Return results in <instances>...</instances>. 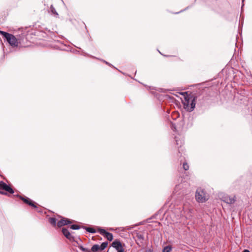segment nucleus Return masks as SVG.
<instances>
[{
    "label": "nucleus",
    "mask_w": 252,
    "mask_h": 252,
    "mask_svg": "<svg viewBox=\"0 0 252 252\" xmlns=\"http://www.w3.org/2000/svg\"><path fill=\"white\" fill-rule=\"evenodd\" d=\"M184 99L182 100L184 107L188 111H192L195 107V103L194 100L188 95L183 94Z\"/></svg>",
    "instance_id": "nucleus-1"
},
{
    "label": "nucleus",
    "mask_w": 252,
    "mask_h": 252,
    "mask_svg": "<svg viewBox=\"0 0 252 252\" xmlns=\"http://www.w3.org/2000/svg\"><path fill=\"white\" fill-rule=\"evenodd\" d=\"M195 199L199 203H204L209 199V195L201 188L197 189L195 193Z\"/></svg>",
    "instance_id": "nucleus-2"
},
{
    "label": "nucleus",
    "mask_w": 252,
    "mask_h": 252,
    "mask_svg": "<svg viewBox=\"0 0 252 252\" xmlns=\"http://www.w3.org/2000/svg\"><path fill=\"white\" fill-rule=\"evenodd\" d=\"M0 34L4 37L11 46H17L18 42L15 37L7 32L0 31Z\"/></svg>",
    "instance_id": "nucleus-3"
},
{
    "label": "nucleus",
    "mask_w": 252,
    "mask_h": 252,
    "mask_svg": "<svg viewBox=\"0 0 252 252\" xmlns=\"http://www.w3.org/2000/svg\"><path fill=\"white\" fill-rule=\"evenodd\" d=\"M112 246L115 248L117 252H124V250L121 243L118 240L114 241L112 243Z\"/></svg>",
    "instance_id": "nucleus-4"
},
{
    "label": "nucleus",
    "mask_w": 252,
    "mask_h": 252,
    "mask_svg": "<svg viewBox=\"0 0 252 252\" xmlns=\"http://www.w3.org/2000/svg\"><path fill=\"white\" fill-rule=\"evenodd\" d=\"M98 232L102 235L104 236L107 239L110 241H112L113 239V236L112 233L106 232L105 230L102 228L98 229Z\"/></svg>",
    "instance_id": "nucleus-5"
},
{
    "label": "nucleus",
    "mask_w": 252,
    "mask_h": 252,
    "mask_svg": "<svg viewBox=\"0 0 252 252\" xmlns=\"http://www.w3.org/2000/svg\"><path fill=\"white\" fill-rule=\"evenodd\" d=\"M0 189L4 190L10 193H13V189L4 182H0Z\"/></svg>",
    "instance_id": "nucleus-6"
},
{
    "label": "nucleus",
    "mask_w": 252,
    "mask_h": 252,
    "mask_svg": "<svg viewBox=\"0 0 252 252\" xmlns=\"http://www.w3.org/2000/svg\"><path fill=\"white\" fill-rule=\"evenodd\" d=\"M70 223L71 222L68 219L63 218L58 221L57 225L58 227H60Z\"/></svg>",
    "instance_id": "nucleus-7"
},
{
    "label": "nucleus",
    "mask_w": 252,
    "mask_h": 252,
    "mask_svg": "<svg viewBox=\"0 0 252 252\" xmlns=\"http://www.w3.org/2000/svg\"><path fill=\"white\" fill-rule=\"evenodd\" d=\"M62 232L64 236L70 241L74 240V237L71 235L68 231V229L66 228H63Z\"/></svg>",
    "instance_id": "nucleus-8"
},
{
    "label": "nucleus",
    "mask_w": 252,
    "mask_h": 252,
    "mask_svg": "<svg viewBox=\"0 0 252 252\" xmlns=\"http://www.w3.org/2000/svg\"><path fill=\"white\" fill-rule=\"evenodd\" d=\"M223 200L228 204H232L234 203L235 200L234 197H231L229 196L226 195L223 197Z\"/></svg>",
    "instance_id": "nucleus-9"
},
{
    "label": "nucleus",
    "mask_w": 252,
    "mask_h": 252,
    "mask_svg": "<svg viewBox=\"0 0 252 252\" xmlns=\"http://www.w3.org/2000/svg\"><path fill=\"white\" fill-rule=\"evenodd\" d=\"M20 198L26 204H29V205L33 207L34 208H36V206L34 204L32 201L30 200L28 198H24L23 197H20Z\"/></svg>",
    "instance_id": "nucleus-10"
},
{
    "label": "nucleus",
    "mask_w": 252,
    "mask_h": 252,
    "mask_svg": "<svg viewBox=\"0 0 252 252\" xmlns=\"http://www.w3.org/2000/svg\"><path fill=\"white\" fill-rule=\"evenodd\" d=\"M99 249H100L99 246L98 245H94L92 247L91 250L93 252H95L97 251Z\"/></svg>",
    "instance_id": "nucleus-11"
},
{
    "label": "nucleus",
    "mask_w": 252,
    "mask_h": 252,
    "mask_svg": "<svg viewBox=\"0 0 252 252\" xmlns=\"http://www.w3.org/2000/svg\"><path fill=\"white\" fill-rule=\"evenodd\" d=\"M108 245V243L107 242H103L102 243L101 245L99 246L100 247V249L101 250H103L104 249H105L107 246Z\"/></svg>",
    "instance_id": "nucleus-12"
},
{
    "label": "nucleus",
    "mask_w": 252,
    "mask_h": 252,
    "mask_svg": "<svg viewBox=\"0 0 252 252\" xmlns=\"http://www.w3.org/2000/svg\"><path fill=\"white\" fill-rule=\"evenodd\" d=\"M50 9L52 13L54 14L55 16H57L58 15V13L56 12L55 8L52 5L51 6Z\"/></svg>",
    "instance_id": "nucleus-13"
},
{
    "label": "nucleus",
    "mask_w": 252,
    "mask_h": 252,
    "mask_svg": "<svg viewBox=\"0 0 252 252\" xmlns=\"http://www.w3.org/2000/svg\"><path fill=\"white\" fill-rule=\"evenodd\" d=\"M49 222L51 224L55 226L56 224V219L55 218H50Z\"/></svg>",
    "instance_id": "nucleus-14"
},
{
    "label": "nucleus",
    "mask_w": 252,
    "mask_h": 252,
    "mask_svg": "<svg viewBox=\"0 0 252 252\" xmlns=\"http://www.w3.org/2000/svg\"><path fill=\"white\" fill-rule=\"evenodd\" d=\"M171 248L169 246H166L163 250V252H170Z\"/></svg>",
    "instance_id": "nucleus-15"
},
{
    "label": "nucleus",
    "mask_w": 252,
    "mask_h": 252,
    "mask_svg": "<svg viewBox=\"0 0 252 252\" xmlns=\"http://www.w3.org/2000/svg\"><path fill=\"white\" fill-rule=\"evenodd\" d=\"M86 230L88 232H90V233H95V231L94 230V229L93 228H90V227H88L86 228Z\"/></svg>",
    "instance_id": "nucleus-16"
},
{
    "label": "nucleus",
    "mask_w": 252,
    "mask_h": 252,
    "mask_svg": "<svg viewBox=\"0 0 252 252\" xmlns=\"http://www.w3.org/2000/svg\"><path fill=\"white\" fill-rule=\"evenodd\" d=\"M70 227L71 229H74V230H76V229H78L80 228V227L78 225H76V224L72 225Z\"/></svg>",
    "instance_id": "nucleus-17"
},
{
    "label": "nucleus",
    "mask_w": 252,
    "mask_h": 252,
    "mask_svg": "<svg viewBox=\"0 0 252 252\" xmlns=\"http://www.w3.org/2000/svg\"><path fill=\"white\" fill-rule=\"evenodd\" d=\"M183 166V168L185 170H187L189 168V165L187 163H184Z\"/></svg>",
    "instance_id": "nucleus-18"
},
{
    "label": "nucleus",
    "mask_w": 252,
    "mask_h": 252,
    "mask_svg": "<svg viewBox=\"0 0 252 252\" xmlns=\"http://www.w3.org/2000/svg\"><path fill=\"white\" fill-rule=\"evenodd\" d=\"M175 139H176V142L177 145H179L180 144V145H181V144L183 143L182 140H178L177 137H175Z\"/></svg>",
    "instance_id": "nucleus-19"
},
{
    "label": "nucleus",
    "mask_w": 252,
    "mask_h": 252,
    "mask_svg": "<svg viewBox=\"0 0 252 252\" xmlns=\"http://www.w3.org/2000/svg\"><path fill=\"white\" fill-rule=\"evenodd\" d=\"M80 248L83 252H89V251L88 249L83 248L82 246H81Z\"/></svg>",
    "instance_id": "nucleus-20"
},
{
    "label": "nucleus",
    "mask_w": 252,
    "mask_h": 252,
    "mask_svg": "<svg viewBox=\"0 0 252 252\" xmlns=\"http://www.w3.org/2000/svg\"><path fill=\"white\" fill-rule=\"evenodd\" d=\"M242 252H250V251L248 250H245L244 251H243Z\"/></svg>",
    "instance_id": "nucleus-21"
},
{
    "label": "nucleus",
    "mask_w": 252,
    "mask_h": 252,
    "mask_svg": "<svg viewBox=\"0 0 252 252\" xmlns=\"http://www.w3.org/2000/svg\"><path fill=\"white\" fill-rule=\"evenodd\" d=\"M0 194H5V193H4L3 192L1 191H0Z\"/></svg>",
    "instance_id": "nucleus-22"
},
{
    "label": "nucleus",
    "mask_w": 252,
    "mask_h": 252,
    "mask_svg": "<svg viewBox=\"0 0 252 252\" xmlns=\"http://www.w3.org/2000/svg\"><path fill=\"white\" fill-rule=\"evenodd\" d=\"M130 229V228H129V227L127 228V229Z\"/></svg>",
    "instance_id": "nucleus-23"
}]
</instances>
